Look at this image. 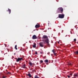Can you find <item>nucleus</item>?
<instances>
[{
	"instance_id": "4be33fe9",
	"label": "nucleus",
	"mask_w": 78,
	"mask_h": 78,
	"mask_svg": "<svg viewBox=\"0 0 78 78\" xmlns=\"http://www.w3.org/2000/svg\"><path fill=\"white\" fill-rule=\"evenodd\" d=\"M42 62H43V61L42 60H41L40 61V63H42Z\"/></svg>"
},
{
	"instance_id": "412c9836",
	"label": "nucleus",
	"mask_w": 78,
	"mask_h": 78,
	"mask_svg": "<svg viewBox=\"0 0 78 78\" xmlns=\"http://www.w3.org/2000/svg\"><path fill=\"white\" fill-rule=\"evenodd\" d=\"M74 42H76V38H75L74 39Z\"/></svg>"
},
{
	"instance_id": "6ab92c4d",
	"label": "nucleus",
	"mask_w": 78,
	"mask_h": 78,
	"mask_svg": "<svg viewBox=\"0 0 78 78\" xmlns=\"http://www.w3.org/2000/svg\"><path fill=\"white\" fill-rule=\"evenodd\" d=\"M17 45H16L15 47V48L16 50H17Z\"/></svg>"
},
{
	"instance_id": "f8f14e48",
	"label": "nucleus",
	"mask_w": 78,
	"mask_h": 78,
	"mask_svg": "<svg viewBox=\"0 0 78 78\" xmlns=\"http://www.w3.org/2000/svg\"><path fill=\"white\" fill-rule=\"evenodd\" d=\"M27 75L30 78H31V75L30 73H29Z\"/></svg>"
},
{
	"instance_id": "5701e85b",
	"label": "nucleus",
	"mask_w": 78,
	"mask_h": 78,
	"mask_svg": "<svg viewBox=\"0 0 78 78\" xmlns=\"http://www.w3.org/2000/svg\"><path fill=\"white\" fill-rule=\"evenodd\" d=\"M54 55L55 56H56V53H55H55H54Z\"/></svg>"
},
{
	"instance_id": "0eeeda50",
	"label": "nucleus",
	"mask_w": 78,
	"mask_h": 78,
	"mask_svg": "<svg viewBox=\"0 0 78 78\" xmlns=\"http://www.w3.org/2000/svg\"><path fill=\"white\" fill-rule=\"evenodd\" d=\"M44 62L45 63H46L47 65H48V60L47 59H46L44 61Z\"/></svg>"
},
{
	"instance_id": "c85d7f7f",
	"label": "nucleus",
	"mask_w": 78,
	"mask_h": 78,
	"mask_svg": "<svg viewBox=\"0 0 78 78\" xmlns=\"http://www.w3.org/2000/svg\"><path fill=\"white\" fill-rule=\"evenodd\" d=\"M40 53H41V54H42V52H40Z\"/></svg>"
},
{
	"instance_id": "c756f323",
	"label": "nucleus",
	"mask_w": 78,
	"mask_h": 78,
	"mask_svg": "<svg viewBox=\"0 0 78 78\" xmlns=\"http://www.w3.org/2000/svg\"><path fill=\"white\" fill-rule=\"evenodd\" d=\"M70 75H71V76H72V73L70 74Z\"/></svg>"
},
{
	"instance_id": "a211bd4d",
	"label": "nucleus",
	"mask_w": 78,
	"mask_h": 78,
	"mask_svg": "<svg viewBox=\"0 0 78 78\" xmlns=\"http://www.w3.org/2000/svg\"><path fill=\"white\" fill-rule=\"evenodd\" d=\"M34 78H39V77L37 76V75H35L34 76Z\"/></svg>"
},
{
	"instance_id": "a878e982",
	"label": "nucleus",
	"mask_w": 78,
	"mask_h": 78,
	"mask_svg": "<svg viewBox=\"0 0 78 78\" xmlns=\"http://www.w3.org/2000/svg\"><path fill=\"white\" fill-rule=\"evenodd\" d=\"M6 78V76H3V78Z\"/></svg>"
},
{
	"instance_id": "f03ea898",
	"label": "nucleus",
	"mask_w": 78,
	"mask_h": 78,
	"mask_svg": "<svg viewBox=\"0 0 78 78\" xmlns=\"http://www.w3.org/2000/svg\"><path fill=\"white\" fill-rule=\"evenodd\" d=\"M64 16H65V15L64 14H59L58 17V18H60V19H63L64 18Z\"/></svg>"
},
{
	"instance_id": "39448f33",
	"label": "nucleus",
	"mask_w": 78,
	"mask_h": 78,
	"mask_svg": "<svg viewBox=\"0 0 78 78\" xmlns=\"http://www.w3.org/2000/svg\"><path fill=\"white\" fill-rule=\"evenodd\" d=\"M37 37L36 36V35H34L33 36V37H32V39H37Z\"/></svg>"
},
{
	"instance_id": "7ed1b4c3",
	"label": "nucleus",
	"mask_w": 78,
	"mask_h": 78,
	"mask_svg": "<svg viewBox=\"0 0 78 78\" xmlns=\"http://www.w3.org/2000/svg\"><path fill=\"white\" fill-rule=\"evenodd\" d=\"M45 41L46 44H47L49 46V45H50V44H49V40H48V38L45 40Z\"/></svg>"
},
{
	"instance_id": "ddd939ff",
	"label": "nucleus",
	"mask_w": 78,
	"mask_h": 78,
	"mask_svg": "<svg viewBox=\"0 0 78 78\" xmlns=\"http://www.w3.org/2000/svg\"><path fill=\"white\" fill-rule=\"evenodd\" d=\"M9 11V14H11V10L9 9H8V10H7V11Z\"/></svg>"
},
{
	"instance_id": "1a4fd4ad",
	"label": "nucleus",
	"mask_w": 78,
	"mask_h": 78,
	"mask_svg": "<svg viewBox=\"0 0 78 78\" xmlns=\"http://www.w3.org/2000/svg\"><path fill=\"white\" fill-rule=\"evenodd\" d=\"M36 28H39L40 27V25L39 24H37L35 26Z\"/></svg>"
},
{
	"instance_id": "6e6552de",
	"label": "nucleus",
	"mask_w": 78,
	"mask_h": 78,
	"mask_svg": "<svg viewBox=\"0 0 78 78\" xmlns=\"http://www.w3.org/2000/svg\"><path fill=\"white\" fill-rule=\"evenodd\" d=\"M43 39H48V37L46 35H43Z\"/></svg>"
},
{
	"instance_id": "dca6fc26",
	"label": "nucleus",
	"mask_w": 78,
	"mask_h": 78,
	"mask_svg": "<svg viewBox=\"0 0 78 78\" xmlns=\"http://www.w3.org/2000/svg\"><path fill=\"white\" fill-rule=\"evenodd\" d=\"M26 66V65H25V64H24L23 65V69H25V68Z\"/></svg>"
},
{
	"instance_id": "4468645a",
	"label": "nucleus",
	"mask_w": 78,
	"mask_h": 78,
	"mask_svg": "<svg viewBox=\"0 0 78 78\" xmlns=\"http://www.w3.org/2000/svg\"><path fill=\"white\" fill-rule=\"evenodd\" d=\"M78 73H76L74 75V76L75 77L78 76Z\"/></svg>"
},
{
	"instance_id": "bb28decb",
	"label": "nucleus",
	"mask_w": 78,
	"mask_h": 78,
	"mask_svg": "<svg viewBox=\"0 0 78 78\" xmlns=\"http://www.w3.org/2000/svg\"><path fill=\"white\" fill-rule=\"evenodd\" d=\"M68 78H70V76H68Z\"/></svg>"
},
{
	"instance_id": "393cba45",
	"label": "nucleus",
	"mask_w": 78,
	"mask_h": 78,
	"mask_svg": "<svg viewBox=\"0 0 78 78\" xmlns=\"http://www.w3.org/2000/svg\"><path fill=\"white\" fill-rule=\"evenodd\" d=\"M69 66H72V64H71V63H69Z\"/></svg>"
},
{
	"instance_id": "f257e3e1",
	"label": "nucleus",
	"mask_w": 78,
	"mask_h": 78,
	"mask_svg": "<svg viewBox=\"0 0 78 78\" xmlns=\"http://www.w3.org/2000/svg\"><path fill=\"white\" fill-rule=\"evenodd\" d=\"M58 12L59 13H62L63 12V9L61 7H60L58 9Z\"/></svg>"
},
{
	"instance_id": "cd10ccee",
	"label": "nucleus",
	"mask_w": 78,
	"mask_h": 78,
	"mask_svg": "<svg viewBox=\"0 0 78 78\" xmlns=\"http://www.w3.org/2000/svg\"><path fill=\"white\" fill-rule=\"evenodd\" d=\"M47 48V47H44V48Z\"/></svg>"
},
{
	"instance_id": "aec40b11",
	"label": "nucleus",
	"mask_w": 78,
	"mask_h": 78,
	"mask_svg": "<svg viewBox=\"0 0 78 78\" xmlns=\"http://www.w3.org/2000/svg\"><path fill=\"white\" fill-rule=\"evenodd\" d=\"M7 74L9 75L10 74H11V72H8L7 73Z\"/></svg>"
},
{
	"instance_id": "2eb2a0df",
	"label": "nucleus",
	"mask_w": 78,
	"mask_h": 78,
	"mask_svg": "<svg viewBox=\"0 0 78 78\" xmlns=\"http://www.w3.org/2000/svg\"><path fill=\"white\" fill-rule=\"evenodd\" d=\"M74 53L76 54V55H78V50L76 51Z\"/></svg>"
},
{
	"instance_id": "20e7f679",
	"label": "nucleus",
	"mask_w": 78,
	"mask_h": 78,
	"mask_svg": "<svg viewBox=\"0 0 78 78\" xmlns=\"http://www.w3.org/2000/svg\"><path fill=\"white\" fill-rule=\"evenodd\" d=\"M23 59V58H18L17 59H16V62H19L22 60Z\"/></svg>"
},
{
	"instance_id": "2f4dec72",
	"label": "nucleus",
	"mask_w": 78,
	"mask_h": 78,
	"mask_svg": "<svg viewBox=\"0 0 78 78\" xmlns=\"http://www.w3.org/2000/svg\"><path fill=\"white\" fill-rule=\"evenodd\" d=\"M77 47H78V46H77Z\"/></svg>"
},
{
	"instance_id": "9d476101",
	"label": "nucleus",
	"mask_w": 78,
	"mask_h": 78,
	"mask_svg": "<svg viewBox=\"0 0 78 78\" xmlns=\"http://www.w3.org/2000/svg\"><path fill=\"white\" fill-rule=\"evenodd\" d=\"M29 64L30 65V66H33V65H34V64L33 63H31V62H29Z\"/></svg>"
},
{
	"instance_id": "7c9ffc66",
	"label": "nucleus",
	"mask_w": 78,
	"mask_h": 78,
	"mask_svg": "<svg viewBox=\"0 0 78 78\" xmlns=\"http://www.w3.org/2000/svg\"><path fill=\"white\" fill-rule=\"evenodd\" d=\"M58 44H59V41H58Z\"/></svg>"
},
{
	"instance_id": "423d86ee",
	"label": "nucleus",
	"mask_w": 78,
	"mask_h": 78,
	"mask_svg": "<svg viewBox=\"0 0 78 78\" xmlns=\"http://www.w3.org/2000/svg\"><path fill=\"white\" fill-rule=\"evenodd\" d=\"M39 45L40 47H44V44H43V43H42V42L40 43Z\"/></svg>"
},
{
	"instance_id": "9b49d317",
	"label": "nucleus",
	"mask_w": 78,
	"mask_h": 78,
	"mask_svg": "<svg viewBox=\"0 0 78 78\" xmlns=\"http://www.w3.org/2000/svg\"><path fill=\"white\" fill-rule=\"evenodd\" d=\"M34 45H33V47L34 48H36V44L35 43L34 44Z\"/></svg>"
},
{
	"instance_id": "473e14b6",
	"label": "nucleus",
	"mask_w": 78,
	"mask_h": 78,
	"mask_svg": "<svg viewBox=\"0 0 78 78\" xmlns=\"http://www.w3.org/2000/svg\"><path fill=\"white\" fill-rule=\"evenodd\" d=\"M5 45H6V44H5Z\"/></svg>"
},
{
	"instance_id": "b1692460",
	"label": "nucleus",
	"mask_w": 78,
	"mask_h": 78,
	"mask_svg": "<svg viewBox=\"0 0 78 78\" xmlns=\"http://www.w3.org/2000/svg\"><path fill=\"white\" fill-rule=\"evenodd\" d=\"M35 55H37V51H36L35 53Z\"/></svg>"
},
{
	"instance_id": "f3484780",
	"label": "nucleus",
	"mask_w": 78,
	"mask_h": 78,
	"mask_svg": "<svg viewBox=\"0 0 78 78\" xmlns=\"http://www.w3.org/2000/svg\"><path fill=\"white\" fill-rule=\"evenodd\" d=\"M52 51L53 53H55L56 52V51H55V50L54 49L52 50Z\"/></svg>"
}]
</instances>
